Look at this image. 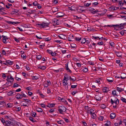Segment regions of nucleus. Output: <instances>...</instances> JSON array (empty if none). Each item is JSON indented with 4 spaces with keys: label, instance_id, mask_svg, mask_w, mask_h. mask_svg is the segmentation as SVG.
<instances>
[{
    "label": "nucleus",
    "instance_id": "nucleus-1",
    "mask_svg": "<svg viewBox=\"0 0 126 126\" xmlns=\"http://www.w3.org/2000/svg\"><path fill=\"white\" fill-rule=\"evenodd\" d=\"M2 41L4 43L6 44L8 42V38L6 36L3 35L2 36Z\"/></svg>",
    "mask_w": 126,
    "mask_h": 126
},
{
    "label": "nucleus",
    "instance_id": "nucleus-2",
    "mask_svg": "<svg viewBox=\"0 0 126 126\" xmlns=\"http://www.w3.org/2000/svg\"><path fill=\"white\" fill-rule=\"evenodd\" d=\"M6 80L8 82H13L14 81V79L12 76L10 75V77L9 76L7 77Z\"/></svg>",
    "mask_w": 126,
    "mask_h": 126
},
{
    "label": "nucleus",
    "instance_id": "nucleus-3",
    "mask_svg": "<svg viewBox=\"0 0 126 126\" xmlns=\"http://www.w3.org/2000/svg\"><path fill=\"white\" fill-rule=\"evenodd\" d=\"M83 6H80L78 8V11L79 12L81 13L83 12H85V10L83 8Z\"/></svg>",
    "mask_w": 126,
    "mask_h": 126
},
{
    "label": "nucleus",
    "instance_id": "nucleus-4",
    "mask_svg": "<svg viewBox=\"0 0 126 126\" xmlns=\"http://www.w3.org/2000/svg\"><path fill=\"white\" fill-rule=\"evenodd\" d=\"M57 17H61L63 16L64 15V14L62 12H60L58 13H57Z\"/></svg>",
    "mask_w": 126,
    "mask_h": 126
},
{
    "label": "nucleus",
    "instance_id": "nucleus-5",
    "mask_svg": "<svg viewBox=\"0 0 126 126\" xmlns=\"http://www.w3.org/2000/svg\"><path fill=\"white\" fill-rule=\"evenodd\" d=\"M12 10L11 11V14L12 15L15 14L18 12V10L17 9H12Z\"/></svg>",
    "mask_w": 126,
    "mask_h": 126
},
{
    "label": "nucleus",
    "instance_id": "nucleus-6",
    "mask_svg": "<svg viewBox=\"0 0 126 126\" xmlns=\"http://www.w3.org/2000/svg\"><path fill=\"white\" fill-rule=\"evenodd\" d=\"M42 24H43V28H45L46 27H47L48 26V25H49V23H45L44 22H42Z\"/></svg>",
    "mask_w": 126,
    "mask_h": 126
},
{
    "label": "nucleus",
    "instance_id": "nucleus-7",
    "mask_svg": "<svg viewBox=\"0 0 126 126\" xmlns=\"http://www.w3.org/2000/svg\"><path fill=\"white\" fill-rule=\"evenodd\" d=\"M10 126L11 125L14 126L15 125V120H12L11 121H9Z\"/></svg>",
    "mask_w": 126,
    "mask_h": 126
},
{
    "label": "nucleus",
    "instance_id": "nucleus-8",
    "mask_svg": "<svg viewBox=\"0 0 126 126\" xmlns=\"http://www.w3.org/2000/svg\"><path fill=\"white\" fill-rule=\"evenodd\" d=\"M5 62H6V63L7 64V65H12L13 63V62L9 60H6Z\"/></svg>",
    "mask_w": 126,
    "mask_h": 126
},
{
    "label": "nucleus",
    "instance_id": "nucleus-9",
    "mask_svg": "<svg viewBox=\"0 0 126 126\" xmlns=\"http://www.w3.org/2000/svg\"><path fill=\"white\" fill-rule=\"evenodd\" d=\"M15 92H14L13 91H10L8 93V95H14L15 94Z\"/></svg>",
    "mask_w": 126,
    "mask_h": 126
},
{
    "label": "nucleus",
    "instance_id": "nucleus-10",
    "mask_svg": "<svg viewBox=\"0 0 126 126\" xmlns=\"http://www.w3.org/2000/svg\"><path fill=\"white\" fill-rule=\"evenodd\" d=\"M74 6H72L71 7H69L68 8L71 11H75L76 8Z\"/></svg>",
    "mask_w": 126,
    "mask_h": 126
},
{
    "label": "nucleus",
    "instance_id": "nucleus-11",
    "mask_svg": "<svg viewBox=\"0 0 126 126\" xmlns=\"http://www.w3.org/2000/svg\"><path fill=\"white\" fill-rule=\"evenodd\" d=\"M115 113H112L110 114V117L111 119H114L115 117Z\"/></svg>",
    "mask_w": 126,
    "mask_h": 126
},
{
    "label": "nucleus",
    "instance_id": "nucleus-12",
    "mask_svg": "<svg viewBox=\"0 0 126 126\" xmlns=\"http://www.w3.org/2000/svg\"><path fill=\"white\" fill-rule=\"evenodd\" d=\"M16 96V98L18 100L22 98L21 94H18Z\"/></svg>",
    "mask_w": 126,
    "mask_h": 126
},
{
    "label": "nucleus",
    "instance_id": "nucleus-13",
    "mask_svg": "<svg viewBox=\"0 0 126 126\" xmlns=\"http://www.w3.org/2000/svg\"><path fill=\"white\" fill-rule=\"evenodd\" d=\"M102 90L104 92L107 93L109 91V89L107 87H105L103 88Z\"/></svg>",
    "mask_w": 126,
    "mask_h": 126
},
{
    "label": "nucleus",
    "instance_id": "nucleus-14",
    "mask_svg": "<svg viewBox=\"0 0 126 126\" xmlns=\"http://www.w3.org/2000/svg\"><path fill=\"white\" fill-rule=\"evenodd\" d=\"M69 79V78L67 77V75L65 74V76H64V79H63V81L65 80L66 81H67Z\"/></svg>",
    "mask_w": 126,
    "mask_h": 126
},
{
    "label": "nucleus",
    "instance_id": "nucleus-15",
    "mask_svg": "<svg viewBox=\"0 0 126 126\" xmlns=\"http://www.w3.org/2000/svg\"><path fill=\"white\" fill-rule=\"evenodd\" d=\"M14 109L15 110L17 111H20L21 109V108L20 107H18L17 106H16L14 107Z\"/></svg>",
    "mask_w": 126,
    "mask_h": 126
},
{
    "label": "nucleus",
    "instance_id": "nucleus-16",
    "mask_svg": "<svg viewBox=\"0 0 126 126\" xmlns=\"http://www.w3.org/2000/svg\"><path fill=\"white\" fill-rule=\"evenodd\" d=\"M107 80L108 82H112L113 81V79L111 77L108 78V79H107Z\"/></svg>",
    "mask_w": 126,
    "mask_h": 126
},
{
    "label": "nucleus",
    "instance_id": "nucleus-17",
    "mask_svg": "<svg viewBox=\"0 0 126 126\" xmlns=\"http://www.w3.org/2000/svg\"><path fill=\"white\" fill-rule=\"evenodd\" d=\"M32 79L33 80H35L39 78L38 75H37V76H31Z\"/></svg>",
    "mask_w": 126,
    "mask_h": 126
},
{
    "label": "nucleus",
    "instance_id": "nucleus-18",
    "mask_svg": "<svg viewBox=\"0 0 126 126\" xmlns=\"http://www.w3.org/2000/svg\"><path fill=\"white\" fill-rule=\"evenodd\" d=\"M115 53L116 54L117 56L119 57H121V54L120 52H119L115 51Z\"/></svg>",
    "mask_w": 126,
    "mask_h": 126
},
{
    "label": "nucleus",
    "instance_id": "nucleus-19",
    "mask_svg": "<svg viewBox=\"0 0 126 126\" xmlns=\"http://www.w3.org/2000/svg\"><path fill=\"white\" fill-rule=\"evenodd\" d=\"M58 108H60V109H61L64 111V112L66 111V109L63 106H59Z\"/></svg>",
    "mask_w": 126,
    "mask_h": 126
},
{
    "label": "nucleus",
    "instance_id": "nucleus-20",
    "mask_svg": "<svg viewBox=\"0 0 126 126\" xmlns=\"http://www.w3.org/2000/svg\"><path fill=\"white\" fill-rule=\"evenodd\" d=\"M110 101L111 102V103L113 105L114 103H115L116 105H118L119 104L116 100H114V101H113L112 99H110Z\"/></svg>",
    "mask_w": 126,
    "mask_h": 126
},
{
    "label": "nucleus",
    "instance_id": "nucleus-21",
    "mask_svg": "<svg viewBox=\"0 0 126 126\" xmlns=\"http://www.w3.org/2000/svg\"><path fill=\"white\" fill-rule=\"evenodd\" d=\"M2 4L1 5H0V11H1V10H3L4 9L5 5L2 3Z\"/></svg>",
    "mask_w": 126,
    "mask_h": 126
},
{
    "label": "nucleus",
    "instance_id": "nucleus-22",
    "mask_svg": "<svg viewBox=\"0 0 126 126\" xmlns=\"http://www.w3.org/2000/svg\"><path fill=\"white\" fill-rule=\"evenodd\" d=\"M36 26L38 27L41 28H43V26L42 23L41 24H36Z\"/></svg>",
    "mask_w": 126,
    "mask_h": 126
},
{
    "label": "nucleus",
    "instance_id": "nucleus-23",
    "mask_svg": "<svg viewBox=\"0 0 126 126\" xmlns=\"http://www.w3.org/2000/svg\"><path fill=\"white\" fill-rule=\"evenodd\" d=\"M91 114L92 115L91 117L92 118L94 119L96 118V115L94 113H93V114Z\"/></svg>",
    "mask_w": 126,
    "mask_h": 126
},
{
    "label": "nucleus",
    "instance_id": "nucleus-24",
    "mask_svg": "<svg viewBox=\"0 0 126 126\" xmlns=\"http://www.w3.org/2000/svg\"><path fill=\"white\" fill-rule=\"evenodd\" d=\"M117 90L118 91L120 92H121L124 91V89H122L118 87H117Z\"/></svg>",
    "mask_w": 126,
    "mask_h": 126
},
{
    "label": "nucleus",
    "instance_id": "nucleus-25",
    "mask_svg": "<svg viewBox=\"0 0 126 126\" xmlns=\"http://www.w3.org/2000/svg\"><path fill=\"white\" fill-rule=\"evenodd\" d=\"M120 25H107V26H109V27H119Z\"/></svg>",
    "mask_w": 126,
    "mask_h": 126
},
{
    "label": "nucleus",
    "instance_id": "nucleus-26",
    "mask_svg": "<svg viewBox=\"0 0 126 126\" xmlns=\"http://www.w3.org/2000/svg\"><path fill=\"white\" fill-rule=\"evenodd\" d=\"M57 123H58L62 125H63L65 123L63 121V120H60V121H58L57 122Z\"/></svg>",
    "mask_w": 126,
    "mask_h": 126
},
{
    "label": "nucleus",
    "instance_id": "nucleus-27",
    "mask_svg": "<svg viewBox=\"0 0 126 126\" xmlns=\"http://www.w3.org/2000/svg\"><path fill=\"white\" fill-rule=\"evenodd\" d=\"M122 76H123V77H122V76H121L120 77L122 79H124L126 78V74L125 73H123L122 74Z\"/></svg>",
    "mask_w": 126,
    "mask_h": 126
},
{
    "label": "nucleus",
    "instance_id": "nucleus-28",
    "mask_svg": "<svg viewBox=\"0 0 126 126\" xmlns=\"http://www.w3.org/2000/svg\"><path fill=\"white\" fill-rule=\"evenodd\" d=\"M69 79L70 80H72L73 81H74L76 80V78L73 76V78L70 76Z\"/></svg>",
    "mask_w": 126,
    "mask_h": 126
},
{
    "label": "nucleus",
    "instance_id": "nucleus-29",
    "mask_svg": "<svg viewBox=\"0 0 126 126\" xmlns=\"http://www.w3.org/2000/svg\"><path fill=\"white\" fill-rule=\"evenodd\" d=\"M75 39L76 41L79 42L81 39V37H76L75 38Z\"/></svg>",
    "mask_w": 126,
    "mask_h": 126
},
{
    "label": "nucleus",
    "instance_id": "nucleus-30",
    "mask_svg": "<svg viewBox=\"0 0 126 126\" xmlns=\"http://www.w3.org/2000/svg\"><path fill=\"white\" fill-rule=\"evenodd\" d=\"M95 98L96 99V100L99 101L101 99V97H100L98 95H97L95 96Z\"/></svg>",
    "mask_w": 126,
    "mask_h": 126
},
{
    "label": "nucleus",
    "instance_id": "nucleus-31",
    "mask_svg": "<svg viewBox=\"0 0 126 126\" xmlns=\"http://www.w3.org/2000/svg\"><path fill=\"white\" fill-rule=\"evenodd\" d=\"M29 12H28V13L30 14H32L36 12V10H32L30 11V10H29Z\"/></svg>",
    "mask_w": 126,
    "mask_h": 126
},
{
    "label": "nucleus",
    "instance_id": "nucleus-32",
    "mask_svg": "<svg viewBox=\"0 0 126 126\" xmlns=\"http://www.w3.org/2000/svg\"><path fill=\"white\" fill-rule=\"evenodd\" d=\"M110 125V121H107L106 124H105V126H109Z\"/></svg>",
    "mask_w": 126,
    "mask_h": 126
},
{
    "label": "nucleus",
    "instance_id": "nucleus-33",
    "mask_svg": "<svg viewBox=\"0 0 126 126\" xmlns=\"http://www.w3.org/2000/svg\"><path fill=\"white\" fill-rule=\"evenodd\" d=\"M106 106L104 104L101 105L100 107L101 109H104L106 108Z\"/></svg>",
    "mask_w": 126,
    "mask_h": 126
},
{
    "label": "nucleus",
    "instance_id": "nucleus-34",
    "mask_svg": "<svg viewBox=\"0 0 126 126\" xmlns=\"http://www.w3.org/2000/svg\"><path fill=\"white\" fill-rule=\"evenodd\" d=\"M5 124H6V125L5 126H10L9 121L8 120V121H6L5 122Z\"/></svg>",
    "mask_w": 126,
    "mask_h": 126
},
{
    "label": "nucleus",
    "instance_id": "nucleus-35",
    "mask_svg": "<svg viewBox=\"0 0 126 126\" xmlns=\"http://www.w3.org/2000/svg\"><path fill=\"white\" fill-rule=\"evenodd\" d=\"M51 38L50 37H49L47 38H45V40L46 41H48L51 40Z\"/></svg>",
    "mask_w": 126,
    "mask_h": 126
},
{
    "label": "nucleus",
    "instance_id": "nucleus-36",
    "mask_svg": "<svg viewBox=\"0 0 126 126\" xmlns=\"http://www.w3.org/2000/svg\"><path fill=\"white\" fill-rule=\"evenodd\" d=\"M121 100L123 102L126 103V99L122 97L121 98Z\"/></svg>",
    "mask_w": 126,
    "mask_h": 126
},
{
    "label": "nucleus",
    "instance_id": "nucleus-37",
    "mask_svg": "<svg viewBox=\"0 0 126 126\" xmlns=\"http://www.w3.org/2000/svg\"><path fill=\"white\" fill-rule=\"evenodd\" d=\"M55 104L54 103H52L50 104L49 105L47 106V107L49 108L55 106Z\"/></svg>",
    "mask_w": 126,
    "mask_h": 126
},
{
    "label": "nucleus",
    "instance_id": "nucleus-38",
    "mask_svg": "<svg viewBox=\"0 0 126 126\" xmlns=\"http://www.w3.org/2000/svg\"><path fill=\"white\" fill-rule=\"evenodd\" d=\"M7 106L6 107L7 108H11L12 106V104L11 103H8L7 104Z\"/></svg>",
    "mask_w": 126,
    "mask_h": 126
},
{
    "label": "nucleus",
    "instance_id": "nucleus-39",
    "mask_svg": "<svg viewBox=\"0 0 126 126\" xmlns=\"http://www.w3.org/2000/svg\"><path fill=\"white\" fill-rule=\"evenodd\" d=\"M112 94L113 95H117L116 94V91L115 90L112 91Z\"/></svg>",
    "mask_w": 126,
    "mask_h": 126
},
{
    "label": "nucleus",
    "instance_id": "nucleus-40",
    "mask_svg": "<svg viewBox=\"0 0 126 126\" xmlns=\"http://www.w3.org/2000/svg\"><path fill=\"white\" fill-rule=\"evenodd\" d=\"M38 112H42L43 111L40 108H38L36 110Z\"/></svg>",
    "mask_w": 126,
    "mask_h": 126
},
{
    "label": "nucleus",
    "instance_id": "nucleus-41",
    "mask_svg": "<svg viewBox=\"0 0 126 126\" xmlns=\"http://www.w3.org/2000/svg\"><path fill=\"white\" fill-rule=\"evenodd\" d=\"M99 60L101 62H105V60H104L103 58L101 57H99L98 58Z\"/></svg>",
    "mask_w": 126,
    "mask_h": 126
},
{
    "label": "nucleus",
    "instance_id": "nucleus-42",
    "mask_svg": "<svg viewBox=\"0 0 126 126\" xmlns=\"http://www.w3.org/2000/svg\"><path fill=\"white\" fill-rule=\"evenodd\" d=\"M63 85L65 86H66L68 84L67 81L65 82V81H63Z\"/></svg>",
    "mask_w": 126,
    "mask_h": 126
},
{
    "label": "nucleus",
    "instance_id": "nucleus-43",
    "mask_svg": "<svg viewBox=\"0 0 126 126\" xmlns=\"http://www.w3.org/2000/svg\"><path fill=\"white\" fill-rule=\"evenodd\" d=\"M62 101L64 102L65 104H67L68 103L66 100L63 98H61V99Z\"/></svg>",
    "mask_w": 126,
    "mask_h": 126
},
{
    "label": "nucleus",
    "instance_id": "nucleus-44",
    "mask_svg": "<svg viewBox=\"0 0 126 126\" xmlns=\"http://www.w3.org/2000/svg\"><path fill=\"white\" fill-rule=\"evenodd\" d=\"M5 103L4 101H0V107H2L3 106V105Z\"/></svg>",
    "mask_w": 126,
    "mask_h": 126
},
{
    "label": "nucleus",
    "instance_id": "nucleus-45",
    "mask_svg": "<svg viewBox=\"0 0 126 126\" xmlns=\"http://www.w3.org/2000/svg\"><path fill=\"white\" fill-rule=\"evenodd\" d=\"M6 22L8 23L9 24H14V22H12L9 21H6Z\"/></svg>",
    "mask_w": 126,
    "mask_h": 126
},
{
    "label": "nucleus",
    "instance_id": "nucleus-46",
    "mask_svg": "<svg viewBox=\"0 0 126 126\" xmlns=\"http://www.w3.org/2000/svg\"><path fill=\"white\" fill-rule=\"evenodd\" d=\"M94 29L92 27H88L87 31H90L94 30Z\"/></svg>",
    "mask_w": 126,
    "mask_h": 126
},
{
    "label": "nucleus",
    "instance_id": "nucleus-47",
    "mask_svg": "<svg viewBox=\"0 0 126 126\" xmlns=\"http://www.w3.org/2000/svg\"><path fill=\"white\" fill-rule=\"evenodd\" d=\"M30 120L32 122H35L36 121L32 117H30Z\"/></svg>",
    "mask_w": 126,
    "mask_h": 126
},
{
    "label": "nucleus",
    "instance_id": "nucleus-48",
    "mask_svg": "<svg viewBox=\"0 0 126 126\" xmlns=\"http://www.w3.org/2000/svg\"><path fill=\"white\" fill-rule=\"evenodd\" d=\"M120 26L119 28H120V29H123L124 28V26L123 25H122V24H120Z\"/></svg>",
    "mask_w": 126,
    "mask_h": 126
},
{
    "label": "nucleus",
    "instance_id": "nucleus-49",
    "mask_svg": "<svg viewBox=\"0 0 126 126\" xmlns=\"http://www.w3.org/2000/svg\"><path fill=\"white\" fill-rule=\"evenodd\" d=\"M58 108L59 109L58 110V111H59L60 113L61 114H63V112H64V111L61 109H60V108Z\"/></svg>",
    "mask_w": 126,
    "mask_h": 126
},
{
    "label": "nucleus",
    "instance_id": "nucleus-50",
    "mask_svg": "<svg viewBox=\"0 0 126 126\" xmlns=\"http://www.w3.org/2000/svg\"><path fill=\"white\" fill-rule=\"evenodd\" d=\"M125 30H122L121 32H120V33L123 35H124V33H125Z\"/></svg>",
    "mask_w": 126,
    "mask_h": 126
},
{
    "label": "nucleus",
    "instance_id": "nucleus-51",
    "mask_svg": "<svg viewBox=\"0 0 126 126\" xmlns=\"http://www.w3.org/2000/svg\"><path fill=\"white\" fill-rule=\"evenodd\" d=\"M93 38H94V39H97L98 38H99V40H100V39L101 38H103V37H102L101 38H99L98 37H94L93 36Z\"/></svg>",
    "mask_w": 126,
    "mask_h": 126
},
{
    "label": "nucleus",
    "instance_id": "nucleus-52",
    "mask_svg": "<svg viewBox=\"0 0 126 126\" xmlns=\"http://www.w3.org/2000/svg\"><path fill=\"white\" fill-rule=\"evenodd\" d=\"M104 118V117L102 116H100L98 118V119L100 121H102Z\"/></svg>",
    "mask_w": 126,
    "mask_h": 126
},
{
    "label": "nucleus",
    "instance_id": "nucleus-53",
    "mask_svg": "<svg viewBox=\"0 0 126 126\" xmlns=\"http://www.w3.org/2000/svg\"><path fill=\"white\" fill-rule=\"evenodd\" d=\"M109 8L110 10H116V9H115V7L113 6L110 7Z\"/></svg>",
    "mask_w": 126,
    "mask_h": 126
},
{
    "label": "nucleus",
    "instance_id": "nucleus-54",
    "mask_svg": "<svg viewBox=\"0 0 126 126\" xmlns=\"http://www.w3.org/2000/svg\"><path fill=\"white\" fill-rule=\"evenodd\" d=\"M41 56L40 55H38L36 57V58L38 60H39L41 59Z\"/></svg>",
    "mask_w": 126,
    "mask_h": 126
},
{
    "label": "nucleus",
    "instance_id": "nucleus-55",
    "mask_svg": "<svg viewBox=\"0 0 126 126\" xmlns=\"http://www.w3.org/2000/svg\"><path fill=\"white\" fill-rule=\"evenodd\" d=\"M19 86L18 84L16 83H14L13 85V87H18Z\"/></svg>",
    "mask_w": 126,
    "mask_h": 126
},
{
    "label": "nucleus",
    "instance_id": "nucleus-56",
    "mask_svg": "<svg viewBox=\"0 0 126 126\" xmlns=\"http://www.w3.org/2000/svg\"><path fill=\"white\" fill-rule=\"evenodd\" d=\"M119 5L122 6L123 5L124 3H123V2L121 1H119Z\"/></svg>",
    "mask_w": 126,
    "mask_h": 126
},
{
    "label": "nucleus",
    "instance_id": "nucleus-57",
    "mask_svg": "<svg viewBox=\"0 0 126 126\" xmlns=\"http://www.w3.org/2000/svg\"><path fill=\"white\" fill-rule=\"evenodd\" d=\"M38 4V2L37 1L34 2L32 3V4L34 6H36Z\"/></svg>",
    "mask_w": 126,
    "mask_h": 126
},
{
    "label": "nucleus",
    "instance_id": "nucleus-58",
    "mask_svg": "<svg viewBox=\"0 0 126 126\" xmlns=\"http://www.w3.org/2000/svg\"><path fill=\"white\" fill-rule=\"evenodd\" d=\"M88 71V69L87 68H84L83 70V71L84 72H87Z\"/></svg>",
    "mask_w": 126,
    "mask_h": 126
},
{
    "label": "nucleus",
    "instance_id": "nucleus-59",
    "mask_svg": "<svg viewBox=\"0 0 126 126\" xmlns=\"http://www.w3.org/2000/svg\"><path fill=\"white\" fill-rule=\"evenodd\" d=\"M41 67H38V68L41 69L42 70H44L46 69V67L44 66H43L42 67L41 66Z\"/></svg>",
    "mask_w": 126,
    "mask_h": 126
},
{
    "label": "nucleus",
    "instance_id": "nucleus-60",
    "mask_svg": "<svg viewBox=\"0 0 126 126\" xmlns=\"http://www.w3.org/2000/svg\"><path fill=\"white\" fill-rule=\"evenodd\" d=\"M71 46L73 48H75L76 46V45L75 44H72Z\"/></svg>",
    "mask_w": 126,
    "mask_h": 126
},
{
    "label": "nucleus",
    "instance_id": "nucleus-61",
    "mask_svg": "<svg viewBox=\"0 0 126 126\" xmlns=\"http://www.w3.org/2000/svg\"><path fill=\"white\" fill-rule=\"evenodd\" d=\"M107 16L108 17L110 18L111 17H113V15H107Z\"/></svg>",
    "mask_w": 126,
    "mask_h": 126
},
{
    "label": "nucleus",
    "instance_id": "nucleus-62",
    "mask_svg": "<svg viewBox=\"0 0 126 126\" xmlns=\"http://www.w3.org/2000/svg\"><path fill=\"white\" fill-rule=\"evenodd\" d=\"M86 42V40L85 39H83L82 40V41L81 42V43H85V42Z\"/></svg>",
    "mask_w": 126,
    "mask_h": 126
},
{
    "label": "nucleus",
    "instance_id": "nucleus-63",
    "mask_svg": "<svg viewBox=\"0 0 126 126\" xmlns=\"http://www.w3.org/2000/svg\"><path fill=\"white\" fill-rule=\"evenodd\" d=\"M26 89L28 91H31L32 90V89L30 87L26 88Z\"/></svg>",
    "mask_w": 126,
    "mask_h": 126
},
{
    "label": "nucleus",
    "instance_id": "nucleus-64",
    "mask_svg": "<svg viewBox=\"0 0 126 126\" xmlns=\"http://www.w3.org/2000/svg\"><path fill=\"white\" fill-rule=\"evenodd\" d=\"M54 110L53 109H50L49 111L50 113H52L54 112Z\"/></svg>",
    "mask_w": 126,
    "mask_h": 126
}]
</instances>
